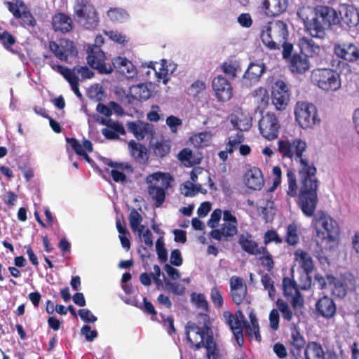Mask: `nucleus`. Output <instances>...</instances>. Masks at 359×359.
<instances>
[{"label": "nucleus", "mask_w": 359, "mask_h": 359, "mask_svg": "<svg viewBox=\"0 0 359 359\" xmlns=\"http://www.w3.org/2000/svg\"><path fill=\"white\" fill-rule=\"evenodd\" d=\"M307 149L306 141L299 137L278 142V150L281 156L290 158L297 165L300 182L298 205L304 215L310 217L317 205L318 180L317 170L307 155Z\"/></svg>", "instance_id": "obj_1"}, {"label": "nucleus", "mask_w": 359, "mask_h": 359, "mask_svg": "<svg viewBox=\"0 0 359 359\" xmlns=\"http://www.w3.org/2000/svg\"><path fill=\"white\" fill-rule=\"evenodd\" d=\"M297 15L304 21L306 32L320 39L325 37L328 29L339 22L337 12L327 6H317L314 9L304 6L299 9Z\"/></svg>", "instance_id": "obj_2"}, {"label": "nucleus", "mask_w": 359, "mask_h": 359, "mask_svg": "<svg viewBox=\"0 0 359 359\" xmlns=\"http://www.w3.org/2000/svg\"><path fill=\"white\" fill-rule=\"evenodd\" d=\"M185 334L189 346L194 351L204 347L207 350V354H212L213 351L218 350L213 339L212 331L205 324L199 327L195 323L189 321L186 325Z\"/></svg>", "instance_id": "obj_3"}, {"label": "nucleus", "mask_w": 359, "mask_h": 359, "mask_svg": "<svg viewBox=\"0 0 359 359\" xmlns=\"http://www.w3.org/2000/svg\"><path fill=\"white\" fill-rule=\"evenodd\" d=\"M311 227L316 230L319 238L327 240L328 249L332 250L337 245L340 229L337 221L328 214L318 211L313 216Z\"/></svg>", "instance_id": "obj_4"}, {"label": "nucleus", "mask_w": 359, "mask_h": 359, "mask_svg": "<svg viewBox=\"0 0 359 359\" xmlns=\"http://www.w3.org/2000/svg\"><path fill=\"white\" fill-rule=\"evenodd\" d=\"M288 36L287 25L280 20H273L264 27L261 39L270 50H278Z\"/></svg>", "instance_id": "obj_5"}, {"label": "nucleus", "mask_w": 359, "mask_h": 359, "mask_svg": "<svg viewBox=\"0 0 359 359\" xmlns=\"http://www.w3.org/2000/svg\"><path fill=\"white\" fill-rule=\"evenodd\" d=\"M173 178L168 173L156 172L146 177L149 196L154 201L155 206L160 207L165 199V191L171 187Z\"/></svg>", "instance_id": "obj_6"}, {"label": "nucleus", "mask_w": 359, "mask_h": 359, "mask_svg": "<svg viewBox=\"0 0 359 359\" xmlns=\"http://www.w3.org/2000/svg\"><path fill=\"white\" fill-rule=\"evenodd\" d=\"M312 83L324 91H337L341 88L339 73L329 68H318L311 74Z\"/></svg>", "instance_id": "obj_7"}, {"label": "nucleus", "mask_w": 359, "mask_h": 359, "mask_svg": "<svg viewBox=\"0 0 359 359\" xmlns=\"http://www.w3.org/2000/svg\"><path fill=\"white\" fill-rule=\"evenodd\" d=\"M74 15L76 20L88 29H95L99 25L98 13L88 0H76Z\"/></svg>", "instance_id": "obj_8"}, {"label": "nucleus", "mask_w": 359, "mask_h": 359, "mask_svg": "<svg viewBox=\"0 0 359 359\" xmlns=\"http://www.w3.org/2000/svg\"><path fill=\"white\" fill-rule=\"evenodd\" d=\"M296 121L302 128H310L320 121L316 107L311 103L298 102L294 109Z\"/></svg>", "instance_id": "obj_9"}, {"label": "nucleus", "mask_w": 359, "mask_h": 359, "mask_svg": "<svg viewBox=\"0 0 359 359\" xmlns=\"http://www.w3.org/2000/svg\"><path fill=\"white\" fill-rule=\"evenodd\" d=\"M222 220L224 222L220 228L212 229L210 233L212 238L217 241H226L238 232V221L231 211H224Z\"/></svg>", "instance_id": "obj_10"}, {"label": "nucleus", "mask_w": 359, "mask_h": 359, "mask_svg": "<svg viewBox=\"0 0 359 359\" xmlns=\"http://www.w3.org/2000/svg\"><path fill=\"white\" fill-rule=\"evenodd\" d=\"M280 123L277 116L273 112H267L259 122V129L262 136L269 140L278 137Z\"/></svg>", "instance_id": "obj_11"}, {"label": "nucleus", "mask_w": 359, "mask_h": 359, "mask_svg": "<svg viewBox=\"0 0 359 359\" xmlns=\"http://www.w3.org/2000/svg\"><path fill=\"white\" fill-rule=\"evenodd\" d=\"M87 61L92 68L101 74H110L113 72L112 66L105 62L104 53L97 46L88 48Z\"/></svg>", "instance_id": "obj_12"}, {"label": "nucleus", "mask_w": 359, "mask_h": 359, "mask_svg": "<svg viewBox=\"0 0 359 359\" xmlns=\"http://www.w3.org/2000/svg\"><path fill=\"white\" fill-rule=\"evenodd\" d=\"M272 103L277 110L285 109L290 100L288 88L283 81H277L273 86Z\"/></svg>", "instance_id": "obj_13"}, {"label": "nucleus", "mask_w": 359, "mask_h": 359, "mask_svg": "<svg viewBox=\"0 0 359 359\" xmlns=\"http://www.w3.org/2000/svg\"><path fill=\"white\" fill-rule=\"evenodd\" d=\"M48 47L55 56L61 61H67L69 55H75L77 54L74 43L68 40L61 41L60 43L53 41H50Z\"/></svg>", "instance_id": "obj_14"}, {"label": "nucleus", "mask_w": 359, "mask_h": 359, "mask_svg": "<svg viewBox=\"0 0 359 359\" xmlns=\"http://www.w3.org/2000/svg\"><path fill=\"white\" fill-rule=\"evenodd\" d=\"M212 88L219 102H226L233 97V88L230 82L222 76H217L212 80Z\"/></svg>", "instance_id": "obj_15"}, {"label": "nucleus", "mask_w": 359, "mask_h": 359, "mask_svg": "<svg viewBox=\"0 0 359 359\" xmlns=\"http://www.w3.org/2000/svg\"><path fill=\"white\" fill-rule=\"evenodd\" d=\"M44 58L47 60L46 63L49 65L53 70L62 75L63 77L68 81L71 86L72 91L75 93V95L79 98H81L82 95L79 88V77L70 76L69 72L67 70V67L55 64L51 56L44 55Z\"/></svg>", "instance_id": "obj_16"}, {"label": "nucleus", "mask_w": 359, "mask_h": 359, "mask_svg": "<svg viewBox=\"0 0 359 359\" xmlns=\"http://www.w3.org/2000/svg\"><path fill=\"white\" fill-rule=\"evenodd\" d=\"M334 52L339 57L351 62L359 59V48L352 43H335Z\"/></svg>", "instance_id": "obj_17"}, {"label": "nucleus", "mask_w": 359, "mask_h": 359, "mask_svg": "<svg viewBox=\"0 0 359 359\" xmlns=\"http://www.w3.org/2000/svg\"><path fill=\"white\" fill-rule=\"evenodd\" d=\"M339 24L344 27H357L359 25V11L352 6H342L339 10Z\"/></svg>", "instance_id": "obj_18"}, {"label": "nucleus", "mask_w": 359, "mask_h": 359, "mask_svg": "<svg viewBox=\"0 0 359 359\" xmlns=\"http://www.w3.org/2000/svg\"><path fill=\"white\" fill-rule=\"evenodd\" d=\"M266 71V66L263 62H251L245 71L243 82L246 86L257 83Z\"/></svg>", "instance_id": "obj_19"}, {"label": "nucleus", "mask_w": 359, "mask_h": 359, "mask_svg": "<svg viewBox=\"0 0 359 359\" xmlns=\"http://www.w3.org/2000/svg\"><path fill=\"white\" fill-rule=\"evenodd\" d=\"M231 296L233 302L240 304L244 300L247 294V285L242 278L232 276L230 278Z\"/></svg>", "instance_id": "obj_20"}, {"label": "nucleus", "mask_w": 359, "mask_h": 359, "mask_svg": "<svg viewBox=\"0 0 359 359\" xmlns=\"http://www.w3.org/2000/svg\"><path fill=\"white\" fill-rule=\"evenodd\" d=\"M225 323L229 326L233 332L238 345L241 347L243 345V333L241 327L240 319H235V316L229 311H224L222 314Z\"/></svg>", "instance_id": "obj_21"}, {"label": "nucleus", "mask_w": 359, "mask_h": 359, "mask_svg": "<svg viewBox=\"0 0 359 359\" xmlns=\"http://www.w3.org/2000/svg\"><path fill=\"white\" fill-rule=\"evenodd\" d=\"M113 67L122 75L128 79L137 77V72L135 66L128 59L118 57L112 61Z\"/></svg>", "instance_id": "obj_22"}, {"label": "nucleus", "mask_w": 359, "mask_h": 359, "mask_svg": "<svg viewBox=\"0 0 359 359\" xmlns=\"http://www.w3.org/2000/svg\"><path fill=\"white\" fill-rule=\"evenodd\" d=\"M316 308L318 313L325 318L330 319L334 316L337 311V306L334 300L324 296L316 304Z\"/></svg>", "instance_id": "obj_23"}, {"label": "nucleus", "mask_w": 359, "mask_h": 359, "mask_svg": "<svg viewBox=\"0 0 359 359\" xmlns=\"http://www.w3.org/2000/svg\"><path fill=\"white\" fill-rule=\"evenodd\" d=\"M238 243L243 250L252 255H259L265 253V247H259L257 243L252 240L251 235L248 233L241 234L238 239Z\"/></svg>", "instance_id": "obj_24"}, {"label": "nucleus", "mask_w": 359, "mask_h": 359, "mask_svg": "<svg viewBox=\"0 0 359 359\" xmlns=\"http://www.w3.org/2000/svg\"><path fill=\"white\" fill-rule=\"evenodd\" d=\"M246 186L253 190H259L264 185L262 171L257 167L249 169L244 177Z\"/></svg>", "instance_id": "obj_25"}, {"label": "nucleus", "mask_w": 359, "mask_h": 359, "mask_svg": "<svg viewBox=\"0 0 359 359\" xmlns=\"http://www.w3.org/2000/svg\"><path fill=\"white\" fill-rule=\"evenodd\" d=\"M310 62L306 54H294L290 60L289 68L292 72L296 74H303L310 68Z\"/></svg>", "instance_id": "obj_26"}, {"label": "nucleus", "mask_w": 359, "mask_h": 359, "mask_svg": "<svg viewBox=\"0 0 359 359\" xmlns=\"http://www.w3.org/2000/svg\"><path fill=\"white\" fill-rule=\"evenodd\" d=\"M288 0H265L263 3V9L267 16H277L286 11Z\"/></svg>", "instance_id": "obj_27"}, {"label": "nucleus", "mask_w": 359, "mask_h": 359, "mask_svg": "<svg viewBox=\"0 0 359 359\" xmlns=\"http://www.w3.org/2000/svg\"><path fill=\"white\" fill-rule=\"evenodd\" d=\"M130 91L131 97L126 95L125 100H122L123 102L130 103L131 97L136 100L144 101L148 100L151 95V91L146 83L132 86Z\"/></svg>", "instance_id": "obj_28"}, {"label": "nucleus", "mask_w": 359, "mask_h": 359, "mask_svg": "<svg viewBox=\"0 0 359 359\" xmlns=\"http://www.w3.org/2000/svg\"><path fill=\"white\" fill-rule=\"evenodd\" d=\"M52 26L55 32L67 33L72 29V20L64 13H57L52 18Z\"/></svg>", "instance_id": "obj_29"}, {"label": "nucleus", "mask_w": 359, "mask_h": 359, "mask_svg": "<svg viewBox=\"0 0 359 359\" xmlns=\"http://www.w3.org/2000/svg\"><path fill=\"white\" fill-rule=\"evenodd\" d=\"M298 45L302 52H305L311 57L319 55L322 51L320 45L316 43L312 39L308 37L300 38L298 41Z\"/></svg>", "instance_id": "obj_30"}, {"label": "nucleus", "mask_w": 359, "mask_h": 359, "mask_svg": "<svg viewBox=\"0 0 359 359\" xmlns=\"http://www.w3.org/2000/svg\"><path fill=\"white\" fill-rule=\"evenodd\" d=\"M128 149L131 156L139 163H145L148 160L146 147L140 143L131 140L128 142Z\"/></svg>", "instance_id": "obj_31"}, {"label": "nucleus", "mask_w": 359, "mask_h": 359, "mask_svg": "<svg viewBox=\"0 0 359 359\" xmlns=\"http://www.w3.org/2000/svg\"><path fill=\"white\" fill-rule=\"evenodd\" d=\"M127 127L128 131L133 133L137 140H143L150 130L149 124L140 121L128 122Z\"/></svg>", "instance_id": "obj_32"}, {"label": "nucleus", "mask_w": 359, "mask_h": 359, "mask_svg": "<svg viewBox=\"0 0 359 359\" xmlns=\"http://www.w3.org/2000/svg\"><path fill=\"white\" fill-rule=\"evenodd\" d=\"M294 257L307 275L313 271L314 268L313 262L307 252L298 249L294 252Z\"/></svg>", "instance_id": "obj_33"}, {"label": "nucleus", "mask_w": 359, "mask_h": 359, "mask_svg": "<svg viewBox=\"0 0 359 359\" xmlns=\"http://www.w3.org/2000/svg\"><path fill=\"white\" fill-rule=\"evenodd\" d=\"M306 359H325V353L321 345L317 342H309L304 350Z\"/></svg>", "instance_id": "obj_34"}, {"label": "nucleus", "mask_w": 359, "mask_h": 359, "mask_svg": "<svg viewBox=\"0 0 359 359\" xmlns=\"http://www.w3.org/2000/svg\"><path fill=\"white\" fill-rule=\"evenodd\" d=\"M108 165L114 168L111 171V175L116 182H124L126 181V176L123 172V170L132 171L131 166L128 164L123 165L110 162Z\"/></svg>", "instance_id": "obj_35"}, {"label": "nucleus", "mask_w": 359, "mask_h": 359, "mask_svg": "<svg viewBox=\"0 0 359 359\" xmlns=\"http://www.w3.org/2000/svg\"><path fill=\"white\" fill-rule=\"evenodd\" d=\"M327 280L329 285L332 286V292L333 295L343 298L346 295L347 290L339 280H337L332 275L327 274Z\"/></svg>", "instance_id": "obj_36"}, {"label": "nucleus", "mask_w": 359, "mask_h": 359, "mask_svg": "<svg viewBox=\"0 0 359 359\" xmlns=\"http://www.w3.org/2000/svg\"><path fill=\"white\" fill-rule=\"evenodd\" d=\"M142 217L140 214L135 209H133L129 215V222L131 229L133 232L137 233L140 236L143 232L145 226L141 224Z\"/></svg>", "instance_id": "obj_37"}, {"label": "nucleus", "mask_w": 359, "mask_h": 359, "mask_svg": "<svg viewBox=\"0 0 359 359\" xmlns=\"http://www.w3.org/2000/svg\"><path fill=\"white\" fill-rule=\"evenodd\" d=\"M231 123L234 128L241 132L248 130L252 125L251 118L250 117L246 116L243 119H241L237 115H232L231 116Z\"/></svg>", "instance_id": "obj_38"}, {"label": "nucleus", "mask_w": 359, "mask_h": 359, "mask_svg": "<svg viewBox=\"0 0 359 359\" xmlns=\"http://www.w3.org/2000/svg\"><path fill=\"white\" fill-rule=\"evenodd\" d=\"M67 70L69 72L70 76H74L78 77V75H81V79H89L94 76V73L86 66H76L73 69L67 67Z\"/></svg>", "instance_id": "obj_39"}, {"label": "nucleus", "mask_w": 359, "mask_h": 359, "mask_svg": "<svg viewBox=\"0 0 359 359\" xmlns=\"http://www.w3.org/2000/svg\"><path fill=\"white\" fill-rule=\"evenodd\" d=\"M177 158L185 166L191 167L195 164L199 163L194 159L193 153L189 148H184L177 154Z\"/></svg>", "instance_id": "obj_40"}, {"label": "nucleus", "mask_w": 359, "mask_h": 359, "mask_svg": "<svg viewBox=\"0 0 359 359\" xmlns=\"http://www.w3.org/2000/svg\"><path fill=\"white\" fill-rule=\"evenodd\" d=\"M153 150L156 156L163 158L170 153V144L165 140L159 141L154 144Z\"/></svg>", "instance_id": "obj_41"}, {"label": "nucleus", "mask_w": 359, "mask_h": 359, "mask_svg": "<svg viewBox=\"0 0 359 359\" xmlns=\"http://www.w3.org/2000/svg\"><path fill=\"white\" fill-rule=\"evenodd\" d=\"M210 138L209 133H200L191 137V142L196 147H204L209 144Z\"/></svg>", "instance_id": "obj_42"}, {"label": "nucleus", "mask_w": 359, "mask_h": 359, "mask_svg": "<svg viewBox=\"0 0 359 359\" xmlns=\"http://www.w3.org/2000/svg\"><path fill=\"white\" fill-rule=\"evenodd\" d=\"M299 241V236L297 225L294 223L289 224L287 228L286 242L290 245H295Z\"/></svg>", "instance_id": "obj_43"}, {"label": "nucleus", "mask_w": 359, "mask_h": 359, "mask_svg": "<svg viewBox=\"0 0 359 359\" xmlns=\"http://www.w3.org/2000/svg\"><path fill=\"white\" fill-rule=\"evenodd\" d=\"M288 190L287 191V196L290 197H295L297 196V184L296 180V175L292 170H288L287 173Z\"/></svg>", "instance_id": "obj_44"}, {"label": "nucleus", "mask_w": 359, "mask_h": 359, "mask_svg": "<svg viewBox=\"0 0 359 359\" xmlns=\"http://www.w3.org/2000/svg\"><path fill=\"white\" fill-rule=\"evenodd\" d=\"M108 17L113 21L123 22L128 18V13L123 9L111 8L107 12Z\"/></svg>", "instance_id": "obj_45"}, {"label": "nucleus", "mask_w": 359, "mask_h": 359, "mask_svg": "<svg viewBox=\"0 0 359 359\" xmlns=\"http://www.w3.org/2000/svg\"><path fill=\"white\" fill-rule=\"evenodd\" d=\"M261 282L265 290L269 292V297L273 299L275 297L274 282L269 275L265 273L262 276Z\"/></svg>", "instance_id": "obj_46"}, {"label": "nucleus", "mask_w": 359, "mask_h": 359, "mask_svg": "<svg viewBox=\"0 0 359 359\" xmlns=\"http://www.w3.org/2000/svg\"><path fill=\"white\" fill-rule=\"evenodd\" d=\"M276 306L281 312L283 318L287 321H290L293 315L288 304L283 299H278L276 302Z\"/></svg>", "instance_id": "obj_47"}, {"label": "nucleus", "mask_w": 359, "mask_h": 359, "mask_svg": "<svg viewBox=\"0 0 359 359\" xmlns=\"http://www.w3.org/2000/svg\"><path fill=\"white\" fill-rule=\"evenodd\" d=\"M283 289L285 296L299 294L295 283L289 278H284L283 280Z\"/></svg>", "instance_id": "obj_48"}, {"label": "nucleus", "mask_w": 359, "mask_h": 359, "mask_svg": "<svg viewBox=\"0 0 359 359\" xmlns=\"http://www.w3.org/2000/svg\"><path fill=\"white\" fill-rule=\"evenodd\" d=\"M347 291H353L355 288L356 280L355 277L350 273H345L341 275L339 280Z\"/></svg>", "instance_id": "obj_49"}, {"label": "nucleus", "mask_w": 359, "mask_h": 359, "mask_svg": "<svg viewBox=\"0 0 359 359\" xmlns=\"http://www.w3.org/2000/svg\"><path fill=\"white\" fill-rule=\"evenodd\" d=\"M255 98L257 102L261 107H265L269 102V95L266 88H259L255 90Z\"/></svg>", "instance_id": "obj_50"}, {"label": "nucleus", "mask_w": 359, "mask_h": 359, "mask_svg": "<svg viewBox=\"0 0 359 359\" xmlns=\"http://www.w3.org/2000/svg\"><path fill=\"white\" fill-rule=\"evenodd\" d=\"M194 184L191 182L187 181L180 187L181 194L186 197H193L197 194L196 189H194Z\"/></svg>", "instance_id": "obj_51"}, {"label": "nucleus", "mask_w": 359, "mask_h": 359, "mask_svg": "<svg viewBox=\"0 0 359 359\" xmlns=\"http://www.w3.org/2000/svg\"><path fill=\"white\" fill-rule=\"evenodd\" d=\"M191 301L195 304L196 306L201 309L203 311H207L208 309V304L205 297L202 294H192L191 297Z\"/></svg>", "instance_id": "obj_52"}, {"label": "nucleus", "mask_w": 359, "mask_h": 359, "mask_svg": "<svg viewBox=\"0 0 359 359\" xmlns=\"http://www.w3.org/2000/svg\"><path fill=\"white\" fill-rule=\"evenodd\" d=\"M291 344L294 348L299 351L304 347L305 340L298 331H294L292 333Z\"/></svg>", "instance_id": "obj_53"}, {"label": "nucleus", "mask_w": 359, "mask_h": 359, "mask_svg": "<svg viewBox=\"0 0 359 359\" xmlns=\"http://www.w3.org/2000/svg\"><path fill=\"white\" fill-rule=\"evenodd\" d=\"M223 212L224 211H222L221 209H215L208 221V226L215 229L217 226L222 216L223 217Z\"/></svg>", "instance_id": "obj_54"}, {"label": "nucleus", "mask_w": 359, "mask_h": 359, "mask_svg": "<svg viewBox=\"0 0 359 359\" xmlns=\"http://www.w3.org/2000/svg\"><path fill=\"white\" fill-rule=\"evenodd\" d=\"M210 297L216 307L221 308L223 306V298L217 287H215L211 289Z\"/></svg>", "instance_id": "obj_55"}, {"label": "nucleus", "mask_w": 359, "mask_h": 359, "mask_svg": "<svg viewBox=\"0 0 359 359\" xmlns=\"http://www.w3.org/2000/svg\"><path fill=\"white\" fill-rule=\"evenodd\" d=\"M79 315L81 319L88 323H95L97 318L93 313L87 309H81L79 310Z\"/></svg>", "instance_id": "obj_56"}, {"label": "nucleus", "mask_w": 359, "mask_h": 359, "mask_svg": "<svg viewBox=\"0 0 359 359\" xmlns=\"http://www.w3.org/2000/svg\"><path fill=\"white\" fill-rule=\"evenodd\" d=\"M166 124L172 133H176L177 132V127L182 125V121L175 116H170L166 118Z\"/></svg>", "instance_id": "obj_57"}, {"label": "nucleus", "mask_w": 359, "mask_h": 359, "mask_svg": "<svg viewBox=\"0 0 359 359\" xmlns=\"http://www.w3.org/2000/svg\"><path fill=\"white\" fill-rule=\"evenodd\" d=\"M165 284L169 287V289L175 294L182 295L185 292V287L178 283H172L168 280H165Z\"/></svg>", "instance_id": "obj_58"}, {"label": "nucleus", "mask_w": 359, "mask_h": 359, "mask_svg": "<svg viewBox=\"0 0 359 359\" xmlns=\"http://www.w3.org/2000/svg\"><path fill=\"white\" fill-rule=\"evenodd\" d=\"M243 327H245V330H246V334L250 337V338H253L255 337V339L257 341H261V335H260V333H259V325H257V329L255 327L254 328V325H250L248 323L247 324H245Z\"/></svg>", "instance_id": "obj_59"}, {"label": "nucleus", "mask_w": 359, "mask_h": 359, "mask_svg": "<svg viewBox=\"0 0 359 359\" xmlns=\"http://www.w3.org/2000/svg\"><path fill=\"white\" fill-rule=\"evenodd\" d=\"M0 41L6 48L11 47L15 42L14 37L6 31L0 32Z\"/></svg>", "instance_id": "obj_60"}, {"label": "nucleus", "mask_w": 359, "mask_h": 359, "mask_svg": "<svg viewBox=\"0 0 359 359\" xmlns=\"http://www.w3.org/2000/svg\"><path fill=\"white\" fill-rule=\"evenodd\" d=\"M81 333L83 335L88 341H93L97 337V332L96 330H92L90 327L86 325L82 327Z\"/></svg>", "instance_id": "obj_61"}, {"label": "nucleus", "mask_w": 359, "mask_h": 359, "mask_svg": "<svg viewBox=\"0 0 359 359\" xmlns=\"http://www.w3.org/2000/svg\"><path fill=\"white\" fill-rule=\"evenodd\" d=\"M205 88L206 86L205 82L202 81H196L191 86L189 89L190 93L194 96H196L204 91Z\"/></svg>", "instance_id": "obj_62"}, {"label": "nucleus", "mask_w": 359, "mask_h": 359, "mask_svg": "<svg viewBox=\"0 0 359 359\" xmlns=\"http://www.w3.org/2000/svg\"><path fill=\"white\" fill-rule=\"evenodd\" d=\"M270 327L277 330L279 326V313L276 309H272L269 313Z\"/></svg>", "instance_id": "obj_63"}, {"label": "nucleus", "mask_w": 359, "mask_h": 359, "mask_svg": "<svg viewBox=\"0 0 359 359\" xmlns=\"http://www.w3.org/2000/svg\"><path fill=\"white\" fill-rule=\"evenodd\" d=\"M237 21L241 26L245 28L250 27L253 22L249 13H241L238 15Z\"/></svg>", "instance_id": "obj_64"}]
</instances>
